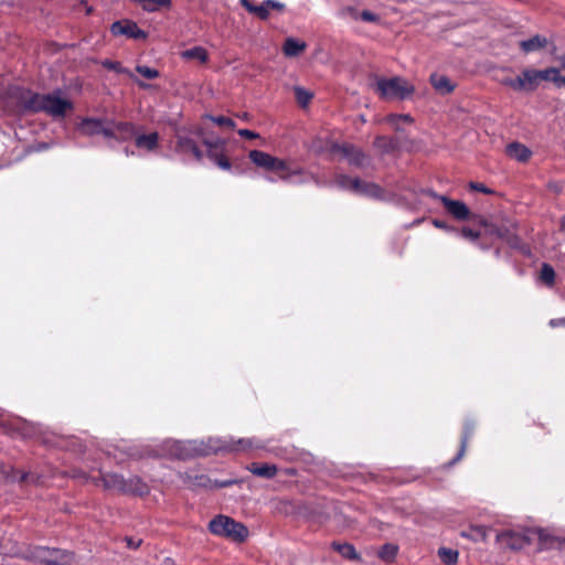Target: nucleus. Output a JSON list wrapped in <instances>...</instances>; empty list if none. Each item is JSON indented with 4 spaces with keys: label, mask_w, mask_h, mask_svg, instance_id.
Here are the masks:
<instances>
[{
    "label": "nucleus",
    "mask_w": 565,
    "mask_h": 565,
    "mask_svg": "<svg viewBox=\"0 0 565 565\" xmlns=\"http://www.w3.org/2000/svg\"><path fill=\"white\" fill-rule=\"evenodd\" d=\"M250 447L252 440L244 438L236 441L210 439L206 446H203V444L199 445L196 441H172L169 454L178 458H186L194 455L205 456L218 451H244Z\"/></svg>",
    "instance_id": "nucleus-1"
},
{
    "label": "nucleus",
    "mask_w": 565,
    "mask_h": 565,
    "mask_svg": "<svg viewBox=\"0 0 565 565\" xmlns=\"http://www.w3.org/2000/svg\"><path fill=\"white\" fill-rule=\"evenodd\" d=\"M21 106L30 111H44L52 117H64L73 108L71 100L58 94L40 95L29 90L19 96Z\"/></svg>",
    "instance_id": "nucleus-2"
},
{
    "label": "nucleus",
    "mask_w": 565,
    "mask_h": 565,
    "mask_svg": "<svg viewBox=\"0 0 565 565\" xmlns=\"http://www.w3.org/2000/svg\"><path fill=\"white\" fill-rule=\"evenodd\" d=\"M374 89L386 100H403L415 92L414 85L399 76L377 77L374 82Z\"/></svg>",
    "instance_id": "nucleus-3"
},
{
    "label": "nucleus",
    "mask_w": 565,
    "mask_h": 565,
    "mask_svg": "<svg viewBox=\"0 0 565 565\" xmlns=\"http://www.w3.org/2000/svg\"><path fill=\"white\" fill-rule=\"evenodd\" d=\"M24 557L44 565H73L75 563L71 552L44 546L29 548Z\"/></svg>",
    "instance_id": "nucleus-4"
},
{
    "label": "nucleus",
    "mask_w": 565,
    "mask_h": 565,
    "mask_svg": "<svg viewBox=\"0 0 565 565\" xmlns=\"http://www.w3.org/2000/svg\"><path fill=\"white\" fill-rule=\"evenodd\" d=\"M209 529L213 534L235 542H243L248 536V530L244 524L226 515H217L211 520Z\"/></svg>",
    "instance_id": "nucleus-5"
},
{
    "label": "nucleus",
    "mask_w": 565,
    "mask_h": 565,
    "mask_svg": "<svg viewBox=\"0 0 565 565\" xmlns=\"http://www.w3.org/2000/svg\"><path fill=\"white\" fill-rule=\"evenodd\" d=\"M249 159L256 166L277 173L280 179L288 180L291 177V172L285 161L266 152L252 150L249 152Z\"/></svg>",
    "instance_id": "nucleus-6"
},
{
    "label": "nucleus",
    "mask_w": 565,
    "mask_h": 565,
    "mask_svg": "<svg viewBox=\"0 0 565 565\" xmlns=\"http://www.w3.org/2000/svg\"><path fill=\"white\" fill-rule=\"evenodd\" d=\"M531 534H536L541 541L546 540V534L543 530L539 529L535 531L527 532L526 534H520L513 531H504L497 535V540L500 543L507 544L512 550L522 548L529 544L532 540Z\"/></svg>",
    "instance_id": "nucleus-7"
},
{
    "label": "nucleus",
    "mask_w": 565,
    "mask_h": 565,
    "mask_svg": "<svg viewBox=\"0 0 565 565\" xmlns=\"http://www.w3.org/2000/svg\"><path fill=\"white\" fill-rule=\"evenodd\" d=\"M335 182L340 188L351 190L356 193L374 198H379L381 195V189L374 183L362 182L359 179L349 178L347 175H339Z\"/></svg>",
    "instance_id": "nucleus-8"
},
{
    "label": "nucleus",
    "mask_w": 565,
    "mask_h": 565,
    "mask_svg": "<svg viewBox=\"0 0 565 565\" xmlns=\"http://www.w3.org/2000/svg\"><path fill=\"white\" fill-rule=\"evenodd\" d=\"M78 130L85 136L103 135L105 138H108L109 135H114L110 120L96 118L83 119L78 126Z\"/></svg>",
    "instance_id": "nucleus-9"
},
{
    "label": "nucleus",
    "mask_w": 565,
    "mask_h": 565,
    "mask_svg": "<svg viewBox=\"0 0 565 565\" xmlns=\"http://www.w3.org/2000/svg\"><path fill=\"white\" fill-rule=\"evenodd\" d=\"M341 15L365 23L377 24L381 22V15L377 12L370 9H361L359 7H345L341 10Z\"/></svg>",
    "instance_id": "nucleus-10"
},
{
    "label": "nucleus",
    "mask_w": 565,
    "mask_h": 565,
    "mask_svg": "<svg viewBox=\"0 0 565 565\" xmlns=\"http://www.w3.org/2000/svg\"><path fill=\"white\" fill-rule=\"evenodd\" d=\"M429 194L433 198L440 200L443 202L444 206L446 207V210L454 217H456L458 220H467L469 217L470 211L463 202L457 201V200H451V199H448L447 196L437 195L433 192H430Z\"/></svg>",
    "instance_id": "nucleus-11"
},
{
    "label": "nucleus",
    "mask_w": 565,
    "mask_h": 565,
    "mask_svg": "<svg viewBox=\"0 0 565 565\" xmlns=\"http://www.w3.org/2000/svg\"><path fill=\"white\" fill-rule=\"evenodd\" d=\"M111 32L115 35H127L131 39H146L147 34L145 31L139 29L135 22L125 21V22H115L111 25Z\"/></svg>",
    "instance_id": "nucleus-12"
},
{
    "label": "nucleus",
    "mask_w": 565,
    "mask_h": 565,
    "mask_svg": "<svg viewBox=\"0 0 565 565\" xmlns=\"http://www.w3.org/2000/svg\"><path fill=\"white\" fill-rule=\"evenodd\" d=\"M520 92H534L539 86L537 70L525 67L519 74Z\"/></svg>",
    "instance_id": "nucleus-13"
},
{
    "label": "nucleus",
    "mask_w": 565,
    "mask_h": 565,
    "mask_svg": "<svg viewBox=\"0 0 565 565\" xmlns=\"http://www.w3.org/2000/svg\"><path fill=\"white\" fill-rule=\"evenodd\" d=\"M175 151L182 154L191 153L198 161L203 158V153L196 143L191 138L181 135L177 136Z\"/></svg>",
    "instance_id": "nucleus-14"
},
{
    "label": "nucleus",
    "mask_w": 565,
    "mask_h": 565,
    "mask_svg": "<svg viewBox=\"0 0 565 565\" xmlns=\"http://www.w3.org/2000/svg\"><path fill=\"white\" fill-rule=\"evenodd\" d=\"M507 154L521 163L527 162L532 157V151L523 143L514 141L505 147Z\"/></svg>",
    "instance_id": "nucleus-15"
},
{
    "label": "nucleus",
    "mask_w": 565,
    "mask_h": 565,
    "mask_svg": "<svg viewBox=\"0 0 565 565\" xmlns=\"http://www.w3.org/2000/svg\"><path fill=\"white\" fill-rule=\"evenodd\" d=\"M111 128L114 129V135H109L108 138L116 139L118 141H126L131 138H136L135 127L130 122H115L111 121Z\"/></svg>",
    "instance_id": "nucleus-16"
},
{
    "label": "nucleus",
    "mask_w": 565,
    "mask_h": 565,
    "mask_svg": "<svg viewBox=\"0 0 565 565\" xmlns=\"http://www.w3.org/2000/svg\"><path fill=\"white\" fill-rule=\"evenodd\" d=\"M547 44H548V40L545 36L536 34L529 40L521 41L520 49L524 53H531V52H536V51H540V50L546 47Z\"/></svg>",
    "instance_id": "nucleus-17"
},
{
    "label": "nucleus",
    "mask_w": 565,
    "mask_h": 565,
    "mask_svg": "<svg viewBox=\"0 0 565 565\" xmlns=\"http://www.w3.org/2000/svg\"><path fill=\"white\" fill-rule=\"evenodd\" d=\"M100 480L106 489L125 492L126 479L116 473L102 475Z\"/></svg>",
    "instance_id": "nucleus-18"
},
{
    "label": "nucleus",
    "mask_w": 565,
    "mask_h": 565,
    "mask_svg": "<svg viewBox=\"0 0 565 565\" xmlns=\"http://www.w3.org/2000/svg\"><path fill=\"white\" fill-rule=\"evenodd\" d=\"M430 82L433 87L439 93V94H449L454 90L455 84L451 83V81L445 76L439 74H433L430 76Z\"/></svg>",
    "instance_id": "nucleus-19"
},
{
    "label": "nucleus",
    "mask_w": 565,
    "mask_h": 565,
    "mask_svg": "<svg viewBox=\"0 0 565 565\" xmlns=\"http://www.w3.org/2000/svg\"><path fill=\"white\" fill-rule=\"evenodd\" d=\"M306 50V43L292 38H288L285 41L282 51L288 57H296Z\"/></svg>",
    "instance_id": "nucleus-20"
},
{
    "label": "nucleus",
    "mask_w": 565,
    "mask_h": 565,
    "mask_svg": "<svg viewBox=\"0 0 565 565\" xmlns=\"http://www.w3.org/2000/svg\"><path fill=\"white\" fill-rule=\"evenodd\" d=\"M159 135L157 132H151L149 135H139L136 136V146L139 149H146L148 151H152L158 147Z\"/></svg>",
    "instance_id": "nucleus-21"
},
{
    "label": "nucleus",
    "mask_w": 565,
    "mask_h": 565,
    "mask_svg": "<svg viewBox=\"0 0 565 565\" xmlns=\"http://www.w3.org/2000/svg\"><path fill=\"white\" fill-rule=\"evenodd\" d=\"M0 477H3L9 480H18L19 482H32V483H40V477L34 476L30 472H21L18 478H15L14 475H10L9 471L0 463Z\"/></svg>",
    "instance_id": "nucleus-22"
},
{
    "label": "nucleus",
    "mask_w": 565,
    "mask_h": 565,
    "mask_svg": "<svg viewBox=\"0 0 565 565\" xmlns=\"http://www.w3.org/2000/svg\"><path fill=\"white\" fill-rule=\"evenodd\" d=\"M248 470L255 476L268 478V479L274 478L277 473V467L275 465H268V463H265V465L252 463L249 466Z\"/></svg>",
    "instance_id": "nucleus-23"
},
{
    "label": "nucleus",
    "mask_w": 565,
    "mask_h": 565,
    "mask_svg": "<svg viewBox=\"0 0 565 565\" xmlns=\"http://www.w3.org/2000/svg\"><path fill=\"white\" fill-rule=\"evenodd\" d=\"M148 12H156L171 7V0H134Z\"/></svg>",
    "instance_id": "nucleus-24"
},
{
    "label": "nucleus",
    "mask_w": 565,
    "mask_h": 565,
    "mask_svg": "<svg viewBox=\"0 0 565 565\" xmlns=\"http://www.w3.org/2000/svg\"><path fill=\"white\" fill-rule=\"evenodd\" d=\"M125 493L146 494L148 493V487L138 477H132L126 480Z\"/></svg>",
    "instance_id": "nucleus-25"
},
{
    "label": "nucleus",
    "mask_w": 565,
    "mask_h": 565,
    "mask_svg": "<svg viewBox=\"0 0 565 565\" xmlns=\"http://www.w3.org/2000/svg\"><path fill=\"white\" fill-rule=\"evenodd\" d=\"M241 3L248 12L257 15L263 20L267 19L269 15V8L265 2L259 6H255L250 0H241Z\"/></svg>",
    "instance_id": "nucleus-26"
},
{
    "label": "nucleus",
    "mask_w": 565,
    "mask_h": 565,
    "mask_svg": "<svg viewBox=\"0 0 565 565\" xmlns=\"http://www.w3.org/2000/svg\"><path fill=\"white\" fill-rule=\"evenodd\" d=\"M489 529L482 525H475L467 532H462V536L468 537L475 542L487 541Z\"/></svg>",
    "instance_id": "nucleus-27"
},
{
    "label": "nucleus",
    "mask_w": 565,
    "mask_h": 565,
    "mask_svg": "<svg viewBox=\"0 0 565 565\" xmlns=\"http://www.w3.org/2000/svg\"><path fill=\"white\" fill-rule=\"evenodd\" d=\"M103 65L108 68V70H114V71H117L119 73H124V74H127L130 78H132L138 85L139 87L141 88H147L148 85L145 84L143 82L139 81L138 78H136L134 76V74L127 70V68H124L120 66V64L118 62H113V61H109V60H106L103 62Z\"/></svg>",
    "instance_id": "nucleus-28"
},
{
    "label": "nucleus",
    "mask_w": 565,
    "mask_h": 565,
    "mask_svg": "<svg viewBox=\"0 0 565 565\" xmlns=\"http://www.w3.org/2000/svg\"><path fill=\"white\" fill-rule=\"evenodd\" d=\"M539 83L542 82H553L557 85V79H559V70L556 67H547L545 70H537Z\"/></svg>",
    "instance_id": "nucleus-29"
},
{
    "label": "nucleus",
    "mask_w": 565,
    "mask_h": 565,
    "mask_svg": "<svg viewBox=\"0 0 565 565\" xmlns=\"http://www.w3.org/2000/svg\"><path fill=\"white\" fill-rule=\"evenodd\" d=\"M182 56L184 58H189V60H196L200 63H205L207 61L209 55H207V52L205 49H203L201 46H195V47L184 51L182 53Z\"/></svg>",
    "instance_id": "nucleus-30"
},
{
    "label": "nucleus",
    "mask_w": 565,
    "mask_h": 565,
    "mask_svg": "<svg viewBox=\"0 0 565 565\" xmlns=\"http://www.w3.org/2000/svg\"><path fill=\"white\" fill-rule=\"evenodd\" d=\"M344 153L349 161L356 166H363L366 161V157L358 149L353 147H345Z\"/></svg>",
    "instance_id": "nucleus-31"
},
{
    "label": "nucleus",
    "mask_w": 565,
    "mask_h": 565,
    "mask_svg": "<svg viewBox=\"0 0 565 565\" xmlns=\"http://www.w3.org/2000/svg\"><path fill=\"white\" fill-rule=\"evenodd\" d=\"M438 556L446 565H455L458 561V552L452 548L440 547L438 550Z\"/></svg>",
    "instance_id": "nucleus-32"
},
{
    "label": "nucleus",
    "mask_w": 565,
    "mask_h": 565,
    "mask_svg": "<svg viewBox=\"0 0 565 565\" xmlns=\"http://www.w3.org/2000/svg\"><path fill=\"white\" fill-rule=\"evenodd\" d=\"M385 121L396 131H399L403 122L411 124L413 119L408 115H390L385 118Z\"/></svg>",
    "instance_id": "nucleus-33"
},
{
    "label": "nucleus",
    "mask_w": 565,
    "mask_h": 565,
    "mask_svg": "<svg viewBox=\"0 0 565 565\" xmlns=\"http://www.w3.org/2000/svg\"><path fill=\"white\" fill-rule=\"evenodd\" d=\"M333 547L345 558L355 559L358 557L355 548L349 543H333Z\"/></svg>",
    "instance_id": "nucleus-34"
},
{
    "label": "nucleus",
    "mask_w": 565,
    "mask_h": 565,
    "mask_svg": "<svg viewBox=\"0 0 565 565\" xmlns=\"http://www.w3.org/2000/svg\"><path fill=\"white\" fill-rule=\"evenodd\" d=\"M374 146L383 152H390L395 149L396 142L391 138L380 136L374 140Z\"/></svg>",
    "instance_id": "nucleus-35"
},
{
    "label": "nucleus",
    "mask_w": 565,
    "mask_h": 565,
    "mask_svg": "<svg viewBox=\"0 0 565 565\" xmlns=\"http://www.w3.org/2000/svg\"><path fill=\"white\" fill-rule=\"evenodd\" d=\"M540 279L547 286H553L555 281V270L548 264H543L540 273Z\"/></svg>",
    "instance_id": "nucleus-36"
},
{
    "label": "nucleus",
    "mask_w": 565,
    "mask_h": 565,
    "mask_svg": "<svg viewBox=\"0 0 565 565\" xmlns=\"http://www.w3.org/2000/svg\"><path fill=\"white\" fill-rule=\"evenodd\" d=\"M207 157L223 170H228L231 168V163L227 158L218 151L207 150Z\"/></svg>",
    "instance_id": "nucleus-37"
},
{
    "label": "nucleus",
    "mask_w": 565,
    "mask_h": 565,
    "mask_svg": "<svg viewBox=\"0 0 565 565\" xmlns=\"http://www.w3.org/2000/svg\"><path fill=\"white\" fill-rule=\"evenodd\" d=\"M397 553V546L393 544H385L379 552V556L386 562L392 561Z\"/></svg>",
    "instance_id": "nucleus-38"
},
{
    "label": "nucleus",
    "mask_w": 565,
    "mask_h": 565,
    "mask_svg": "<svg viewBox=\"0 0 565 565\" xmlns=\"http://www.w3.org/2000/svg\"><path fill=\"white\" fill-rule=\"evenodd\" d=\"M206 118L212 120L217 126L225 127V128H228V129H234L235 126H236L234 120H232L228 117H224V116H206Z\"/></svg>",
    "instance_id": "nucleus-39"
},
{
    "label": "nucleus",
    "mask_w": 565,
    "mask_h": 565,
    "mask_svg": "<svg viewBox=\"0 0 565 565\" xmlns=\"http://www.w3.org/2000/svg\"><path fill=\"white\" fill-rule=\"evenodd\" d=\"M295 95H296V98H297V102L301 105V106H306L311 97H312V94L309 93L308 90L301 88V87H296L295 88Z\"/></svg>",
    "instance_id": "nucleus-40"
},
{
    "label": "nucleus",
    "mask_w": 565,
    "mask_h": 565,
    "mask_svg": "<svg viewBox=\"0 0 565 565\" xmlns=\"http://www.w3.org/2000/svg\"><path fill=\"white\" fill-rule=\"evenodd\" d=\"M136 71L148 79H153L159 76V72L157 70L143 65H138Z\"/></svg>",
    "instance_id": "nucleus-41"
},
{
    "label": "nucleus",
    "mask_w": 565,
    "mask_h": 565,
    "mask_svg": "<svg viewBox=\"0 0 565 565\" xmlns=\"http://www.w3.org/2000/svg\"><path fill=\"white\" fill-rule=\"evenodd\" d=\"M501 83L515 92H520L519 75L516 77H505L501 81Z\"/></svg>",
    "instance_id": "nucleus-42"
},
{
    "label": "nucleus",
    "mask_w": 565,
    "mask_h": 565,
    "mask_svg": "<svg viewBox=\"0 0 565 565\" xmlns=\"http://www.w3.org/2000/svg\"><path fill=\"white\" fill-rule=\"evenodd\" d=\"M203 142L211 151H218L223 145V141L220 138L215 140H204Z\"/></svg>",
    "instance_id": "nucleus-43"
},
{
    "label": "nucleus",
    "mask_w": 565,
    "mask_h": 565,
    "mask_svg": "<svg viewBox=\"0 0 565 565\" xmlns=\"http://www.w3.org/2000/svg\"><path fill=\"white\" fill-rule=\"evenodd\" d=\"M470 189L471 190H475V191H480L482 193H486V194H491L492 193V190H490L489 188H487L484 184L482 183H478V182H471L469 184Z\"/></svg>",
    "instance_id": "nucleus-44"
},
{
    "label": "nucleus",
    "mask_w": 565,
    "mask_h": 565,
    "mask_svg": "<svg viewBox=\"0 0 565 565\" xmlns=\"http://www.w3.org/2000/svg\"><path fill=\"white\" fill-rule=\"evenodd\" d=\"M461 234H462V236L465 238L471 239V241H476L480 236L478 232H475V231H472L471 228H468V227L462 228Z\"/></svg>",
    "instance_id": "nucleus-45"
},
{
    "label": "nucleus",
    "mask_w": 565,
    "mask_h": 565,
    "mask_svg": "<svg viewBox=\"0 0 565 565\" xmlns=\"http://www.w3.org/2000/svg\"><path fill=\"white\" fill-rule=\"evenodd\" d=\"M265 3H266V4H267V7L269 8V11H270V10H278V11H281V10H284V8H285L284 3L278 2V1H276V0H267Z\"/></svg>",
    "instance_id": "nucleus-46"
},
{
    "label": "nucleus",
    "mask_w": 565,
    "mask_h": 565,
    "mask_svg": "<svg viewBox=\"0 0 565 565\" xmlns=\"http://www.w3.org/2000/svg\"><path fill=\"white\" fill-rule=\"evenodd\" d=\"M238 135L242 136V137H246V138H256L257 137V134L252 131V130H248V129H241L238 130Z\"/></svg>",
    "instance_id": "nucleus-47"
},
{
    "label": "nucleus",
    "mask_w": 565,
    "mask_h": 565,
    "mask_svg": "<svg viewBox=\"0 0 565 565\" xmlns=\"http://www.w3.org/2000/svg\"><path fill=\"white\" fill-rule=\"evenodd\" d=\"M433 224H434L436 227H438V228H443V230L447 228L446 223H445V222H443V221H439V220H434V221H433Z\"/></svg>",
    "instance_id": "nucleus-48"
},
{
    "label": "nucleus",
    "mask_w": 565,
    "mask_h": 565,
    "mask_svg": "<svg viewBox=\"0 0 565 565\" xmlns=\"http://www.w3.org/2000/svg\"><path fill=\"white\" fill-rule=\"evenodd\" d=\"M561 231L565 233V215L561 218Z\"/></svg>",
    "instance_id": "nucleus-49"
},
{
    "label": "nucleus",
    "mask_w": 565,
    "mask_h": 565,
    "mask_svg": "<svg viewBox=\"0 0 565 565\" xmlns=\"http://www.w3.org/2000/svg\"><path fill=\"white\" fill-rule=\"evenodd\" d=\"M565 85V77L559 75V79H557V86Z\"/></svg>",
    "instance_id": "nucleus-50"
},
{
    "label": "nucleus",
    "mask_w": 565,
    "mask_h": 565,
    "mask_svg": "<svg viewBox=\"0 0 565 565\" xmlns=\"http://www.w3.org/2000/svg\"><path fill=\"white\" fill-rule=\"evenodd\" d=\"M562 67L565 68V55L561 58Z\"/></svg>",
    "instance_id": "nucleus-51"
},
{
    "label": "nucleus",
    "mask_w": 565,
    "mask_h": 565,
    "mask_svg": "<svg viewBox=\"0 0 565 565\" xmlns=\"http://www.w3.org/2000/svg\"><path fill=\"white\" fill-rule=\"evenodd\" d=\"M465 446H466V441L463 440V441H462V445H461V452H460V456H461V455H462V452H463Z\"/></svg>",
    "instance_id": "nucleus-52"
}]
</instances>
